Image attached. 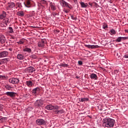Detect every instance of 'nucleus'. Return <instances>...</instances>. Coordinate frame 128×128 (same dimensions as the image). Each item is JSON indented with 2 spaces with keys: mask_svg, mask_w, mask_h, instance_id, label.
I'll return each instance as SVG.
<instances>
[{
  "mask_svg": "<svg viewBox=\"0 0 128 128\" xmlns=\"http://www.w3.org/2000/svg\"><path fill=\"white\" fill-rule=\"evenodd\" d=\"M128 40V37H118L116 40V42H120L122 40Z\"/></svg>",
  "mask_w": 128,
  "mask_h": 128,
  "instance_id": "nucleus-15",
  "label": "nucleus"
},
{
  "mask_svg": "<svg viewBox=\"0 0 128 128\" xmlns=\"http://www.w3.org/2000/svg\"><path fill=\"white\" fill-rule=\"evenodd\" d=\"M8 96H10V98H14L16 96V93L14 92H8L6 93Z\"/></svg>",
  "mask_w": 128,
  "mask_h": 128,
  "instance_id": "nucleus-10",
  "label": "nucleus"
},
{
  "mask_svg": "<svg viewBox=\"0 0 128 128\" xmlns=\"http://www.w3.org/2000/svg\"><path fill=\"white\" fill-rule=\"evenodd\" d=\"M90 77L92 80H96L98 78V76L94 74H91Z\"/></svg>",
  "mask_w": 128,
  "mask_h": 128,
  "instance_id": "nucleus-22",
  "label": "nucleus"
},
{
  "mask_svg": "<svg viewBox=\"0 0 128 128\" xmlns=\"http://www.w3.org/2000/svg\"><path fill=\"white\" fill-rule=\"evenodd\" d=\"M16 6V4L14 2L8 3V6H6V10H12V8Z\"/></svg>",
  "mask_w": 128,
  "mask_h": 128,
  "instance_id": "nucleus-6",
  "label": "nucleus"
},
{
  "mask_svg": "<svg viewBox=\"0 0 128 128\" xmlns=\"http://www.w3.org/2000/svg\"><path fill=\"white\" fill-rule=\"evenodd\" d=\"M74 2H78V0H73Z\"/></svg>",
  "mask_w": 128,
  "mask_h": 128,
  "instance_id": "nucleus-46",
  "label": "nucleus"
},
{
  "mask_svg": "<svg viewBox=\"0 0 128 128\" xmlns=\"http://www.w3.org/2000/svg\"><path fill=\"white\" fill-rule=\"evenodd\" d=\"M88 100V98H82L80 99V102H86Z\"/></svg>",
  "mask_w": 128,
  "mask_h": 128,
  "instance_id": "nucleus-30",
  "label": "nucleus"
},
{
  "mask_svg": "<svg viewBox=\"0 0 128 128\" xmlns=\"http://www.w3.org/2000/svg\"><path fill=\"white\" fill-rule=\"evenodd\" d=\"M37 90H40V88H38V87L34 88V89L32 90V94H36Z\"/></svg>",
  "mask_w": 128,
  "mask_h": 128,
  "instance_id": "nucleus-26",
  "label": "nucleus"
},
{
  "mask_svg": "<svg viewBox=\"0 0 128 128\" xmlns=\"http://www.w3.org/2000/svg\"><path fill=\"white\" fill-rule=\"evenodd\" d=\"M46 42V40L45 39H42V40L38 42V46L39 48H44Z\"/></svg>",
  "mask_w": 128,
  "mask_h": 128,
  "instance_id": "nucleus-7",
  "label": "nucleus"
},
{
  "mask_svg": "<svg viewBox=\"0 0 128 128\" xmlns=\"http://www.w3.org/2000/svg\"><path fill=\"white\" fill-rule=\"evenodd\" d=\"M61 66H63L64 68H66V66H68V64H61Z\"/></svg>",
  "mask_w": 128,
  "mask_h": 128,
  "instance_id": "nucleus-37",
  "label": "nucleus"
},
{
  "mask_svg": "<svg viewBox=\"0 0 128 128\" xmlns=\"http://www.w3.org/2000/svg\"><path fill=\"white\" fill-rule=\"evenodd\" d=\"M8 56V52L6 51L0 52V58H6V56Z\"/></svg>",
  "mask_w": 128,
  "mask_h": 128,
  "instance_id": "nucleus-9",
  "label": "nucleus"
},
{
  "mask_svg": "<svg viewBox=\"0 0 128 128\" xmlns=\"http://www.w3.org/2000/svg\"><path fill=\"white\" fill-rule=\"evenodd\" d=\"M89 6H92V4L90 2L88 3Z\"/></svg>",
  "mask_w": 128,
  "mask_h": 128,
  "instance_id": "nucleus-45",
  "label": "nucleus"
},
{
  "mask_svg": "<svg viewBox=\"0 0 128 128\" xmlns=\"http://www.w3.org/2000/svg\"><path fill=\"white\" fill-rule=\"evenodd\" d=\"M116 120L110 118H105L103 119L102 126L106 128H114Z\"/></svg>",
  "mask_w": 128,
  "mask_h": 128,
  "instance_id": "nucleus-1",
  "label": "nucleus"
},
{
  "mask_svg": "<svg viewBox=\"0 0 128 128\" xmlns=\"http://www.w3.org/2000/svg\"><path fill=\"white\" fill-rule=\"evenodd\" d=\"M6 118H2L0 119V123L4 122H6Z\"/></svg>",
  "mask_w": 128,
  "mask_h": 128,
  "instance_id": "nucleus-29",
  "label": "nucleus"
},
{
  "mask_svg": "<svg viewBox=\"0 0 128 128\" xmlns=\"http://www.w3.org/2000/svg\"><path fill=\"white\" fill-rule=\"evenodd\" d=\"M33 109L32 107H28L26 108V110H32Z\"/></svg>",
  "mask_w": 128,
  "mask_h": 128,
  "instance_id": "nucleus-36",
  "label": "nucleus"
},
{
  "mask_svg": "<svg viewBox=\"0 0 128 128\" xmlns=\"http://www.w3.org/2000/svg\"><path fill=\"white\" fill-rule=\"evenodd\" d=\"M56 107V106H52V104L47 105L46 106V109L48 110H53V111L54 112V108Z\"/></svg>",
  "mask_w": 128,
  "mask_h": 128,
  "instance_id": "nucleus-13",
  "label": "nucleus"
},
{
  "mask_svg": "<svg viewBox=\"0 0 128 128\" xmlns=\"http://www.w3.org/2000/svg\"><path fill=\"white\" fill-rule=\"evenodd\" d=\"M9 82L13 84H18L20 82V79L18 78H12L8 80Z\"/></svg>",
  "mask_w": 128,
  "mask_h": 128,
  "instance_id": "nucleus-5",
  "label": "nucleus"
},
{
  "mask_svg": "<svg viewBox=\"0 0 128 128\" xmlns=\"http://www.w3.org/2000/svg\"><path fill=\"white\" fill-rule=\"evenodd\" d=\"M77 78H78V77H76Z\"/></svg>",
  "mask_w": 128,
  "mask_h": 128,
  "instance_id": "nucleus-52",
  "label": "nucleus"
},
{
  "mask_svg": "<svg viewBox=\"0 0 128 128\" xmlns=\"http://www.w3.org/2000/svg\"><path fill=\"white\" fill-rule=\"evenodd\" d=\"M17 58L20 60H24V54H22V53H19L17 55Z\"/></svg>",
  "mask_w": 128,
  "mask_h": 128,
  "instance_id": "nucleus-16",
  "label": "nucleus"
},
{
  "mask_svg": "<svg viewBox=\"0 0 128 128\" xmlns=\"http://www.w3.org/2000/svg\"><path fill=\"white\" fill-rule=\"evenodd\" d=\"M110 32H111V34H116V30H114V29H112L110 30Z\"/></svg>",
  "mask_w": 128,
  "mask_h": 128,
  "instance_id": "nucleus-34",
  "label": "nucleus"
},
{
  "mask_svg": "<svg viewBox=\"0 0 128 128\" xmlns=\"http://www.w3.org/2000/svg\"><path fill=\"white\" fill-rule=\"evenodd\" d=\"M26 72H36V68L32 66L28 67L26 69Z\"/></svg>",
  "mask_w": 128,
  "mask_h": 128,
  "instance_id": "nucleus-11",
  "label": "nucleus"
},
{
  "mask_svg": "<svg viewBox=\"0 0 128 128\" xmlns=\"http://www.w3.org/2000/svg\"><path fill=\"white\" fill-rule=\"evenodd\" d=\"M68 2H70V0H67Z\"/></svg>",
  "mask_w": 128,
  "mask_h": 128,
  "instance_id": "nucleus-51",
  "label": "nucleus"
},
{
  "mask_svg": "<svg viewBox=\"0 0 128 128\" xmlns=\"http://www.w3.org/2000/svg\"><path fill=\"white\" fill-rule=\"evenodd\" d=\"M32 58H36L38 57L36 56V54H32Z\"/></svg>",
  "mask_w": 128,
  "mask_h": 128,
  "instance_id": "nucleus-39",
  "label": "nucleus"
},
{
  "mask_svg": "<svg viewBox=\"0 0 128 128\" xmlns=\"http://www.w3.org/2000/svg\"><path fill=\"white\" fill-rule=\"evenodd\" d=\"M24 5L26 6V8H32V2H30V0H27L26 2H24Z\"/></svg>",
  "mask_w": 128,
  "mask_h": 128,
  "instance_id": "nucleus-14",
  "label": "nucleus"
},
{
  "mask_svg": "<svg viewBox=\"0 0 128 128\" xmlns=\"http://www.w3.org/2000/svg\"><path fill=\"white\" fill-rule=\"evenodd\" d=\"M4 108V105L0 104V110H2V109Z\"/></svg>",
  "mask_w": 128,
  "mask_h": 128,
  "instance_id": "nucleus-35",
  "label": "nucleus"
},
{
  "mask_svg": "<svg viewBox=\"0 0 128 128\" xmlns=\"http://www.w3.org/2000/svg\"><path fill=\"white\" fill-rule=\"evenodd\" d=\"M23 52L30 54V52H32V49L28 48H25L23 49Z\"/></svg>",
  "mask_w": 128,
  "mask_h": 128,
  "instance_id": "nucleus-20",
  "label": "nucleus"
},
{
  "mask_svg": "<svg viewBox=\"0 0 128 128\" xmlns=\"http://www.w3.org/2000/svg\"><path fill=\"white\" fill-rule=\"evenodd\" d=\"M60 4L62 8H68L70 10H72V6L64 0H61L60 1Z\"/></svg>",
  "mask_w": 128,
  "mask_h": 128,
  "instance_id": "nucleus-3",
  "label": "nucleus"
},
{
  "mask_svg": "<svg viewBox=\"0 0 128 128\" xmlns=\"http://www.w3.org/2000/svg\"><path fill=\"white\" fill-rule=\"evenodd\" d=\"M36 124L38 126H46V121L42 118H38L36 120Z\"/></svg>",
  "mask_w": 128,
  "mask_h": 128,
  "instance_id": "nucleus-4",
  "label": "nucleus"
},
{
  "mask_svg": "<svg viewBox=\"0 0 128 128\" xmlns=\"http://www.w3.org/2000/svg\"><path fill=\"white\" fill-rule=\"evenodd\" d=\"M43 104H44V102L42 100H37L34 103V106L38 108L40 106H42Z\"/></svg>",
  "mask_w": 128,
  "mask_h": 128,
  "instance_id": "nucleus-8",
  "label": "nucleus"
},
{
  "mask_svg": "<svg viewBox=\"0 0 128 128\" xmlns=\"http://www.w3.org/2000/svg\"><path fill=\"white\" fill-rule=\"evenodd\" d=\"M125 32L128 34V30H125Z\"/></svg>",
  "mask_w": 128,
  "mask_h": 128,
  "instance_id": "nucleus-47",
  "label": "nucleus"
},
{
  "mask_svg": "<svg viewBox=\"0 0 128 128\" xmlns=\"http://www.w3.org/2000/svg\"><path fill=\"white\" fill-rule=\"evenodd\" d=\"M4 88H6V90H10L12 88V86H10V84L5 86Z\"/></svg>",
  "mask_w": 128,
  "mask_h": 128,
  "instance_id": "nucleus-25",
  "label": "nucleus"
},
{
  "mask_svg": "<svg viewBox=\"0 0 128 128\" xmlns=\"http://www.w3.org/2000/svg\"><path fill=\"white\" fill-rule=\"evenodd\" d=\"M71 18L72 19V20H76V16H71Z\"/></svg>",
  "mask_w": 128,
  "mask_h": 128,
  "instance_id": "nucleus-42",
  "label": "nucleus"
},
{
  "mask_svg": "<svg viewBox=\"0 0 128 128\" xmlns=\"http://www.w3.org/2000/svg\"><path fill=\"white\" fill-rule=\"evenodd\" d=\"M78 64L79 66H82V61H78Z\"/></svg>",
  "mask_w": 128,
  "mask_h": 128,
  "instance_id": "nucleus-43",
  "label": "nucleus"
},
{
  "mask_svg": "<svg viewBox=\"0 0 128 128\" xmlns=\"http://www.w3.org/2000/svg\"><path fill=\"white\" fill-rule=\"evenodd\" d=\"M124 58H128V54H126L123 56Z\"/></svg>",
  "mask_w": 128,
  "mask_h": 128,
  "instance_id": "nucleus-38",
  "label": "nucleus"
},
{
  "mask_svg": "<svg viewBox=\"0 0 128 128\" xmlns=\"http://www.w3.org/2000/svg\"><path fill=\"white\" fill-rule=\"evenodd\" d=\"M24 40H20L19 42H17V44H24Z\"/></svg>",
  "mask_w": 128,
  "mask_h": 128,
  "instance_id": "nucleus-31",
  "label": "nucleus"
},
{
  "mask_svg": "<svg viewBox=\"0 0 128 128\" xmlns=\"http://www.w3.org/2000/svg\"><path fill=\"white\" fill-rule=\"evenodd\" d=\"M8 22H10V19L8 18H6L2 20V22L5 24L6 26H8Z\"/></svg>",
  "mask_w": 128,
  "mask_h": 128,
  "instance_id": "nucleus-21",
  "label": "nucleus"
},
{
  "mask_svg": "<svg viewBox=\"0 0 128 128\" xmlns=\"http://www.w3.org/2000/svg\"><path fill=\"white\" fill-rule=\"evenodd\" d=\"M26 84L28 88H32L34 86V82H32V80H27Z\"/></svg>",
  "mask_w": 128,
  "mask_h": 128,
  "instance_id": "nucleus-19",
  "label": "nucleus"
},
{
  "mask_svg": "<svg viewBox=\"0 0 128 128\" xmlns=\"http://www.w3.org/2000/svg\"><path fill=\"white\" fill-rule=\"evenodd\" d=\"M6 18V12L2 11V13L0 14V20H4Z\"/></svg>",
  "mask_w": 128,
  "mask_h": 128,
  "instance_id": "nucleus-17",
  "label": "nucleus"
},
{
  "mask_svg": "<svg viewBox=\"0 0 128 128\" xmlns=\"http://www.w3.org/2000/svg\"><path fill=\"white\" fill-rule=\"evenodd\" d=\"M60 106L56 105L54 107V112L56 114H64V110L61 108L60 109Z\"/></svg>",
  "mask_w": 128,
  "mask_h": 128,
  "instance_id": "nucleus-2",
  "label": "nucleus"
},
{
  "mask_svg": "<svg viewBox=\"0 0 128 128\" xmlns=\"http://www.w3.org/2000/svg\"><path fill=\"white\" fill-rule=\"evenodd\" d=\"M22 66L24 68H26V66H28V64L26 62H24L22 64Z\"/></svg>",
  "mask_w": 128,
  "mask_h": 128,
  "instance_id": "nucleus-40",
  "label": "nucleus"
},
{
  "mask_svg": "<svg viewBox=\"0 0 128 128\" xmlns=\"http://www.w3.org/2000/svg\"><path fill=\"white\" fill-rule=\"evenodd\" d=\"M80 5H81L82 8H86V6H88V4H84V2H81Z\"/></svg>",
  "mask_w": 128,
  "mask_h": 128,
  "instance_id": "nucleus-27",
  "label": "nucleus"
},
{
  "mask_svg": "<svg viewBox=\"0 0 128 128\" xmlns=\"http://www.w3.org/2000/svg\"><path fill=\"white\" fill-rule=\"evenodd\" d=\"M0 26H2V28H4V26H6V24L2 22L0 24Z\"/></svg>",
  "mask_w": 128,
  "mask_h": 128,
  "instance_id": "nucleus-32",
  "label": "nucleus"
},
{
  "mask_svg": "<svg viewBox=\"0 0 128 128\" xmlns=\"http://www.w3.org/2000/svg\"><path fill=\"white\" fill-rule=\"evenodd\" d=\"M100 110H102V108H101V109H100Z\"/></svg>",
  "mask_w": 128,
  "mask_h": 128,
  "instance_id": "nucleus-50",
  "label": "nucleus"
},
{
  "mask_svg": "<svg viewBox=\"0 0 128 128\" xmlns=\"http://www.w3.org/2000/svg\"><path fill=\"white\" fill-rule=\"evenodd\" d=\"M6 78V77L5 76L0 75V80H4Z\"/></svg>",
  "mask_w": 128,
  "mask_h": 128,
  "instance_id": "nucleus-33",
  "label": "nucleus"
},
{
  "mask_svg": "<svg viewBox=\"0 0 128 128\" xmlns=\"http://www.w3.org/2000/svg\"><path fill=\"white\" fill-rule=\"evenodd\" d=\"M0 42L4 44L6 42V37L4 35H0Z\"/></svg>",
  "mask_w": 128,
  "mask_h": 128,
  "instance_id": "nucleus-18",
  "label": "nucleus"
},
{
  "mask_svg": "<svg viewBox=\"0 0 128 128\" xmlns=\"http://www.w3.org/2000/svg\"><path fill=\"white\" fill-rule=\"evenodd\" d=\"M8 50H10V52H12V49L11 48H10Z\"/></svg>",
  "mask_w": 128,
  "mask_h": 128,
  "instance_id": "nucleus-48",
  "label": "nucleus"
},
{
  "mask_svg": "<svg viewBox=\"0 0 128 128\" xmlns=\"http://www.w3.org/2000/svg\"><path fill=\"white\" fill-rule=\"evenodd\" d=\"M50 8L52 10H56V5L54 3H50Z\"/></svg>",
  "mask_w": 128,
  "mask_h": 128,
  "instance_id": "nucleus-23",
  "label": "nucleus"
},
{
  "mask_svg": "<svg viewBox=\"0 0 128 128\" xmlns=\"http://www.w3.org/2000/svg\"><path fill=\"white\" fill-rule=\"evenodd\" d=\"M103 28H104V30H106V28H108V25L106 24L103 25Z\"/></svg>",
  "mask_w": 128,
  "mask_h": 128,
  "instance_id": "nucleus-41",
  "label": "nucleus"
},
{
  "mask_svg": "<svg viewBox=\"0 0 128 128\" xmlns=\"http://www.w3.org/2000/svg\"><path fill=\"white\" fill-rule=\"evenodd\" d=\"M63 12H66V14H68V10H66L64 9Z\"/></svg>",
  "mask_w": 128,
  "mask_h": 128,
  "instance_id": "nucleus-44",
  "label": "nucleus"
},
{
  "mask_svg": "<svg viewBox=\"0 0 128 128\" xmlns=\"http://www.w3.org/2000/svg\"><path fill=\"white\" fill-rule=\"evenodd\" d=\"M84 46L86 48H100V46L98 45H90V44H84Z\"/></svg>",
  "mask_w": 128,
  "mask_h": 128,
  "instance_id": "nucleus-12",
  "label": "nucleus"
},
{
  "mask_svg": "<svg viewBox=\"0 0 128 128\" xmlns=\"http://www.w3.org/2000/svg\"><path fill=\"white\" fill-rule=\"evenodd\" d=\"M2 64V61L0 60V65Z\"/></svg>",
  "mask_w": 128,
  "mask_h": 128,
  "instance_id": "nucleus-49",
  "label": "nucleus"
},
{
  "mask_svg": "<svg viewBox=\"0 0 128 128\" xmlns=\"http://www.w3.org/2000/svg\"><path fill=\"white\" fill-rule=\"evenodd\" d=\"M17 14L19 16H24V13L22 11H20L17 12Z\"/></svg>",
  "mask_w": 128,
  "mask_h": 128,
  "instance_id": "nucleus-24",
  "label": "nucleus"
},
{
  "mask_svg": "<svg viewBox=\"0 0 128 128\" xmlns=\"http://www.w3.org/2000/svg\"><path fill=\"white\" fill-rule=\"evenodd\" d=\"M8 32L9 34H12V32H14V29H12V27H9L8 28Z\"/></svg>",
  "mask_w": 128,
  "mask_h": 128,
  "instance_id": "nucleus-28",
  "label": "nucleus"
}]
</instances>
